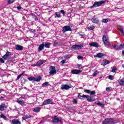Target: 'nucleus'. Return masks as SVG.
I'll return each mask as SVG.
<instances>
[{"label":"nucleus","mask_w":124,"mask_h":124,"mask_svg":"<svg viewBox=\"0 0 124 124\" xmlns=\"http://www.w3.org/2000/svg\"><path fill=\"white\" fill-rule=\"evenodd\" d=\"M15 1V0H8L7 1L8 4H11V3H13Z\"/></svg>","instance_id":"obj_29"},{"label":"nucleus","mask_w":124,"mask_h":124,"mask_svg":"<svg viewBox=\"0 0 124 124\" xmlns=\"http://www.w3.org/2000/svg\"><path fill=\"white\" fill-rule=\"evenodd\" d=\"M0 62H1L2 63H4V60H3V59L0 58Z\"/></svg>","instance_id":"obj_43"},{"label":"nucleus","mask_w":124,"mask_h":124,"mask_svg":"<svg viewBox=\"0 0 124 124\" xmlns=\"http://www.w3.org/2000/svg\"><path fill=\"white\" fill-rule=\"evenodd\" d=\"M4 108H7V107L5 106V104H1L0 105V111H4Z\"/></svg>","instance_id":"obj_18"},{"label":"nucleus","mask_w":124,"mask_h":124,"mask_svg":"<svg viewBox=\"0 0 124 124\" xmlns=\"http://www.w3.org/2000/svg\"><path fill=\"white\" fill-rule=\"evenodd\" d=\"M106 91H110V87L106 88Z\"/></svg>","instance_id":"obj_52"},{"label":"nucleus","mask_w":124,"mask_h":124,"mask_svg":"<svg viewBox=\"0 0 124 124\" xmlns=\"http://www.w3.org/2000/svg\"><path fill=\"white\" fill-rule=\"evenodd\" d=\"M87 100L88 101H89V102H93V101H95V99H93L92 98V97L89 96V97L87 98Z\"/></svg>","instance_id":"obj_24"},{"label":"nucleus","mask_w":124,"mask_h":124,"mask_svg":"<svg viewBox=\"0 0 124 124\" xmlns=\"http://www.w3.org/2000/svg\"><path fill=\"white\" fill-rule=\"evenodd\" d=\"M56 17H57L58 18H60V17H61V14H56Z\"/></svg>","instance_id":"obj_48"},{"label":"nucleus","mask_w":124,"mask_h":124,"mask_svg":"<svg viewBox=\"0 0 124 124\" xmlns=\"http://www.w3.org/2000/svg\"><path fill=\"white\" fill-rule=\"evenodd\" d=\"M50 45H51V43H46L44 44V46L46 48H50Z\"/></svg>","instance_id":"obj_26"},{"label":"nucleus","mask_w":124,"mask_h":124,"mask_svg":"<svg viewBox=\"0 0 124 124\" xmlns=\"http://www.w3.org/2000/svg\"><path fill=\"white\" fill-rule=\"evenodd\" d=\"M89 97V95H82V98H83V100L85 99V98H88Z\"/></svg>","instance_id":"obj_34"},{"label":"nucleus","mask_w":124,"mask_h":124,"mask_svg":"<svg viewBox=\"0 0 124 124\" xmlns=\"http://www.w3.org/2000/svg\"><path fill=\"white\" fill-rule=\"evenodd\" d=\"M36 21L37 20V19L35 18Z\"/></svg>","instance_id":"obj_62"},{"label":"nucleus","mask_w":124,"mask_h":124,"mask_svg":"<svg viewBox=\"0 0 124 124\" xmlns=\"http://www.w3.org/2000/svg\"><path fill=\"white\" fill-rule=\"evenodd\" d=\"M60 12L63 15H64L65 14V12H64V10H62L60 11Z\"/></svg>","instance_id":"obj_41"},{"label":"nucleus","mask_w":124,"mask_h":124,"mask_svg":"<svg viewBox=\"0 0 124 124\" xmlns=\"http://www.w3.org/2000/svg\"><path fill=\"white\" fill-rule=\"evenodd\" d=\"M108 79H109V80H113L114 77H113L112 75H109L108 76Z\"/></svg>","instance_id":"obj_35"},{"label":"nucleus","mask_w":124,"mask_h":124,"mask_svg":"<svg viewBox=\"0 0 124 124\" xmlns=\"http://www.w3.org/2000/svg\"><path fill=\"white\" fill-rule=\"evenodd\" d=\"M112 47H114V48H117V46L116 45L112 46Z\"/></svg>","instance_id":"obj_54"},{"label":"nucleus","mask_w":124,"mask_h":124,"mask_svg":"<svg viewBox=\"0 0 124 124\" xmlns=\"http://www.w3.org/2000/svg\"><path fill=\"white\" fill-rule=\"evenodd\" d=\"M84 47V45H74L73 46L71 47V49L73 50H79L81 49V48H83Z\"/></svg>","instance_id":"obj_6"},{"label":"nucleus","mask_w":124,"mask_h":124,"mask_svg":"<svg viewBox=\"0 0 124 124\" xmlns=\"http://www.w3.org/2000/svg\"><path fill=\"white\" fill-rule=\"evenodd\" d=\"M118 48H119V49H121V48H124V44H121V45L119 46Z\"/></svg>","instance_id":"obj_40"},{"label":"nucleus","mask_w":124,"mask_h":124,"mask_svg":"<svg viewBox=\"0 0 124 124\" xmlns=\"http://www.w3.org/2000/svg\"><path fill=\"white\" fill-rule=\"evenodd\" d=\"M122 66H123V67L124 68V64H123V65H122Z\"/></svg>","instance_id":"obj_60"},{"label":"nucleus","mask_w":124,"mask_h":124,"mask_svg":"<svg viewBox=\"0 0 124 124\" xmlns=\"http://www.w3.org/2000/svg\"><path fill=\"white\" fill-rule=\"evenodd\" d=\"M81 72H82V70H77V69L73 70L71 71V73H72V74H79V73H81Z\"/></svg>","instance_id":"obj_14"},{"label":"nucleus","mask_w":124,"mask_h":124,"mask_svg":"<svg viewBox=\"0 0 124 124\" xmlns=\"http://www.w3.org/2000/svg\"><path fill=\"white\" fill-rule=\"evenodd\" d=\"M52 122L53 123H58L59 122L62 123V119L61 117H57V116H54L53 117V119H52Z\"/></svg>","instance_id":"obj_7"},{"label":"nucleus","mask_w":124,"mask_h":124,"mask_svg":"<svg viewBox=\"0 0 124 124\" xmlns=\"http://www.w3.org/2000/svg\"><path fill=\"white\" fill-rule=\"evenodd\" d=\"M53 103V101L50 99L44 101L42 105V106H44V105H47L48 104H52Z\"/></svg>","instance_id":"obj_8"},{"label":"nucleus","mask_w":124,"mask_h":124,"mask_svg":"<svg viewBox=\"0 0 124 124\" xmlns=\"http://www.w3.org/2000/svg\"><path fill=\"white\" fill-rule=\"evenodd\" d=\"M104 56H105L104 54L99 53H97L96 55H94V58H99L100 59H101L103 58Z\"/></svg>","instance_id":"obj_10"},{"label":"nucleus","mask_w":124,"mask_h":124,"mask_svg":"<svg viewBox=\"0 0 124 124\" xmlns=\"http://www.w3.org/2000/svg\"><path fill=\"white\" fill-rule=\"evenodd\" d=\"M118 82L120 84V85H121V86H124V81L122 80V79H119L118 80Z\"/></svg>","instance_id":"obj_27"},{"label":"nucleus","mask_w":124,"mask_h":124,"mask_svg":"<svg viewBox=\"0 0 124 124\" xmlns=\"http://www.w3.org/2000/svg\"><path fill=\"white\" fill-rule=\"evenodd\" d=\"M116 70H117V69H116V68L114 67L112 68L111 71H112V72L114 73V72H116Z\"/></svg>","instance_id":"obj_45"},{"label":"nucleus","mask_w":124,"mask_h":124,"mask_svg":"<svg viewBox=\"0 0 124 124\" xmlns=\"http://www.w3.org/2000/svg\"><path fill=\"white\" fill-rule=\"evenodd\" d=\"M77 100H76V99H73V103H75V104H77Z\"/></svg>","instance_id":"obj_47"},{"label":"nucleus","mask_w":124,"mask_h":124,"mask_svg":"<svg viewBox=\"0 0 124 124\" xmlns=\"http://www.w3.org/2000/svg\"><path fill=\"white\" fill-rule=\"evenodd\" d=\"M73 87L72 85H67V84H62L61 85V90H65V91H67L69 90V89H71Z\"/></svg>","instance_id":"obj_3"},{"label":"nucleus","mask_w":124,"mask_h":124,"mask_svg":"<svg viewBox=\"0 0 124 124\" xmlns=\"http://www.w3.org/2000/svg\"><path fill=\"white\" fill-rule=\"evenodd\" d=\"M30 118H31V116L26 114L22 117V119L25 120H27V119H30Z\"/></svg>","instance_id":"obj_21"},{"label":"nucleus","mask_w":124,"mask_h":124,"mask_svg":"<svg viewBox=\"0 0 124 124\" xmlns=\"http://www.w3.org/2000/svg\"><path fill=\"white\" fill-rule=\"evenodd\" d=\"M90 94H91L92 95H94V94H95V91H90Z\"/></svg>","instance_id":"obj_36"},{"label":"nucleus","mask_w":124,"mask_h":124,"mask_svg":"<svg viewBox=\"0 0 124 124\" xmlns=\"http://www.w3.org/2000/svg\"><path fill=\"white\" fill-rule=\"evenodd\" d=\"M16 102L20 104V105H23V104H24V101L23 100L22 101L21 100L17 99L16 100Z\"/></svg>","instance_id":"obj_25"},{"label":"nucleus","mask_w":124,"mask_h":124,"mask_svg":"<svg viewBox=\"0 0 124 124\" xmlns=\"http://www.w3.org/2000/svg\"><path fill=\"white\" fill-rule=\"evenodd\" d=\"M78 97H79V98H80V99L84 100V98H82V95H81L80 94H78Z\"/></svg>","instance_id":"obj_44"},{"label":"nucleus","mask_w":124,"mask_h":124,"mask_svg":"<svg viewBox=\"0 0 124 124\" xmlns=\"http://www.w3.org/2000/svg\"><path fill=\"white\" fill-rule=\"evenodd\" d=\"M117 120H115L114 118H106L105 120L103 122L102 124H117Z\"/></svg>","instance_id":"obj_1"},{"label":"nucleus","mask_w":124,"mask_h":124,"mask_svg":"<svg viewBox=\"0 0 124 124\" xmlns=\"http://www.w3.org/2000/svg\"><path fill=\"white\" fill-rule=\"evenodd\" d=\"M10 123L13 124H21V122L18 119H13L12 120H10Z\"/></svg>","instance_id":"obj_9"},{"label":"nucleus","mask_w":124,"mask_h":124,"mask_svg":"<svg viewBox=\"0 0 124 124\" xmlns=\"http://www.w3.org/2000/svg\"><path fill=\"white\" fill-rule=\"evenodd\" d=\"M78 66L79 67H80V66H82V65H81V64H78Z\"/></svg>","instance_id":"obj_58"},{"label":"nucleus","mask_w":124,"mask_h":124,"mask_svg":"<svg viewBox=\"0 0 124 124\" xmlns=\"http://www.w3.org/2000/svg\"><path fill=\"white\" fill-rule=\"evenodd\" d=\"M15 49L16 50H17V51H22V50L24 49V46L17 45L16 46Z\"/></svg>","instance_id":"obj_13"},{"label":"nucleus","mask_w":124,"mask_h":124,"mask_svg":"<svg viewBox=\"0 0 124 124\" xmlns=\"http://www.w3.org/2000/svg\"><path fill=\"white\" fill-rule=\"evenodd\" d=\"M23 75H24V73H22V74L19 75L16 78V80H19L20 79V78H21V77H22V76H23Z\"/></svg>","instance_id":"obj_31"},{"label":"nucleus","mask_w":124,"mask_h":124,"mask_svg":"<svg viewBox=\"0 0 124 124\" xmlns=\"http://www.w3.org/2000/svg\"><path fill=\"white\" fill-rule=\"evenodd\" d=\"M97 72L96 71L95 72H94V73L93 74V77H95V76H96L97 75Z\"/></svg>","instance_id":"obj_46"},{"label":"nucleus","mask_w":124,"mask_h":124,"mask_svg":"<svg viewBox=\"0 0 124 124\" xmlns=\"http://www.w3.org/2000/svg\"><path fill=\"white\" fill-rule=\"evenodd\" d=\"M103 41L106 45L108 46H110V43L107 41V38H106V36L104 35L103 36Z\"/></svg>","instance_id":"obj_12"},{"label":"nucleus","mask_w":124,"mask_h":124,"mask_svg":"<svg viewBox=\"0 0 124 124\" xmlns=\"http://www.w3.org/2000/svg\"><path fill=\"white\" fill-rule=\"evenodd\" d=\"M48 86H49L48 82H46L42 84V87H47Z\"/></svg>","instance_id":"obj_28"},{"label":"nucleus","mask_w":124,"mask_h":124,"mask_svg":"<svg viewBox=\"0 0 124 124\" xmlns=\"http://www.w3.org/2000/svg\"><path fill=\"white\" fill-rule=\"evenodd\" d=\"M25 81H27V79H25Z\"/></svg>","instance_id":"obj_64"},{"label":"nucleus","mask_w":124,"mask_h":124,"mask_svg":"<svg viewBox=\"0 0 124 124\" xmlns=\"http://www.w3.org/2000/svg\"><path fill=\"white\" fill-rule=\"evenodd\" d=\"M104 3H105V1L104 0L95 1L94 2V4H93V5L90 7V8L91 9H93V7H99V6H101V5L102 4H104Z\"/></svg>","instance_id":"obj_2"},{"label":"nucleus","mask_w":124,"mask_h":124,"mask_svg":"<svg viewBox=\"0 0 124 124\" xmlns=\"http://www.w3.org/2000/svg\"><path fill=\"white\" fill-rule=\"evenodd\" d=\"M122 55L124 56V49L122 51Z\"/></svg>","instance_id":"obj_55"},{"label":"nucleus","mask_w":124,"mask_h":124,"mask_svg":"<svg viewBox=\"0 0 124 124\" xmlns=\"http://www.w3.org/2000/svg\"><path fill=\"white\" fill-rule=\"evenodd\" d=\"M61 63H62V64L65 63V60H62L61 61Z\"/></svg>","instance_id":"obj_50"},{"label":"nucleus","mask_w":124,"mask_h":124,"mask_svg":"<svg viewBox=\"0 0 124 124\" xmlns=\"http://www.w3.org/2000/svg\"><path fill=\"white\" fill-rule=\"evenodd\" d=\"M90 46H92V47H96V48H98L99 46V45L95 42H93L89 44Z\"/></svg>","instance_id":"obj_15"},{"label":"nucleus","mask_w":124,"mask_h":124,"mask_svg":"<svg viewBox=\"0 0 124 124\" xmlns=\"http://www.w3.org/2000/svg\"><path fill=\"white\" fill-rule=\"evenodd\" d=\"M32 110L33 112H35V113H39V112H40V110H41V108L40 107H37L33 108Z\"/></svg>","instance_id":"obj_17"},{"label":"nucleus","mask_w":124,"mask_h":124,"mask_svg":"<svg viewBox=\"0 0 124 124\" xmlns=\"http://www.w3.org/2000/svg\"><path fill=\"white\" fill-rule=\"evenodd\" d=\"M28 80L29 81H34V77H30L28 78Z\"/></svg>","instance_id":"obj_30"},{"label":"nucleus","mask_w":124,"mask_h":124,"mask_svg":"<svg viewBox=\"0 0 124 124\" xmlns=\"http://www.w3.org/2000/svg\"><path fill=\"white\" fill-rule=\"evenodd\" d=\"M118 29L121 31V32H122V31H124V29H123V28H122V26H121L118 27Z\"/></svg>","instance_id":"obj_33"},{"label":"nucleus","mask_w":124,"mask_h":124,"mask_svg":"<svg viewBox=\"0 0 124 124\" xmlns=\"http://www.w3.org/2000/svg\"><path fill=\"white\" fill-rule=\"evenodd\" d=\"M49 70V75H54V74L57 73V70H56V67L55 66H51Z\"/></svg>","instance_id":"obj_5"},{"label":"nucleus","mask_w":124,"mask_h":124,"mask_svg":"<svg viewBox=\"0 0 124 124\" xmlns=\"http://www.w3.org/2000/svg\"><path fill=\"white\" fill-rule=\"evenodd\" d=\"M68 55H66L64 56V58H68Z\"/></svg>","instance_id":"obj_57"},{"label":"nucleus","mask_w":124,"mask_h":124,"mask_svg":"<svg viewBox=\"0 0 124 124\" xmlns=\"http://www.w3.org/2000/svg\"><path fill=\"white\" fill-rule=\"evenodd\" d=\"M62 31L63 33L66 31H72V29L69 26H65L62 27Z\"/></svg>","instance_id":"obj_4"},{"label":"nucleus","mask_w":124,"mask_h":124,"mask_svg":"<svg viewBox=\"0 0 124 124\" xmlns=\"http://www.w3.org/2000/svg\"><path fill=\"white\" fill-rule=\"evenodd\" d=\"M38 52H41L42 50H44V43H43L39 46L38 47Z\"/></svg>","instance_id":"obj_16"},{"label":"nucleus","mask_w":124,"mask_h":124,"mask_svg":"<svg viewBox=\"0 0 124 124\" xmlns=\"http://www.w3.org/2000/svg\"><path fill=\"white\" fill-rule=\"evenodd\" d=\"M25 81H27V79H25Z\"/></svg>","instance_id":"obj_63"},{"label":"nucleus","mask_w":124,"mask_h":124,"mask_svg":"<svg viewBox=\"0 0 124 124\" xmlns=\"http://www.w3.org/2000/svg\"><path fill=\"white\" fill-rule=\"evenodd\" d=\"M58 44V42L57 41H55L54 42V45H57Z\"/></svg>","instance_id":"obj_53"},{"label":"nucleus","mask_w":124,"mask_h":124,"mask_svg":"<svg viewBox=\"0 0 124 124\" xmlns=\"http://www.w3.org/2000/svg\"><path fill=\"white\" fill-rule=\"evenodd\" d=\"M108 63H110V62L108 60H105V61H103L102 62L103 65H106L107 64H108Z\"/></svg>","instance_id":"obj_23"},{"label":"nucleus","mask_w":124,"mask_h":124,"mask_svg":"<svg viewBox=\"0 0 124 124\" xmlns=\"http://www.w3.org/2000/svg\"><path fill=\"white\" fill-rule=\"evenodd\" d=\"M93 29H94V26H93L92 27H90L89 28V30H93Z\"/></svg>","instance_id":"obj_49"},{"label":"nucleus","mask_w":124,"mask_h":124,"mask_svg":"<svg viewBox=\"0 0 124 124\" xmlns=\"http://www.w3.org/2000/svg\"><path fill=\"white\" fill-rule=\"evenodd\" d=\"M102 23H108V20L107 19H103L102 20Z\"/></svg>","instance_id":"obj_32"},{"label":"nucleus","mask_w":124,"mask_h":124,"mask_svg":"<svg viewBox=\"0 0 124 124\" xmlns=\"http://www.w3.org/2000/svg\"><path fill=\"white\" fill-rule=\"evenodd\" d=\"M42 79V78H41V77L39 76L37 78H34V81L35 82H39Z\"/></svg>","instance_id":"obj_22"},{"label":"nucleus","mask_w":124,"mask_h":124,"mask_svg":"<svg viewBox=\"0 0 124 124\" xmlns=\"http://www.w3.org/2000/svg\"><path fill=\"white\" fill-rule=\"evenodd\" d=\"M0 118H2V119H3V120H6V117L4 116L3 114H1L0 115Z\"/></svg>","instance_id":"obj_37"},{"label":"nucleus","mask_w":124,"mask_h":124,"mask_svg":"<svg viewBox=\"0 0 124 124\" xmlns=\"http://www.w3.org/2000/svg\"><path fill=\"white\" fill-rule=\"evenodd\" d=\"M92 22L93 23H94V24H97L98 22H99V20H98V19L97 18H95V17H93L92 19H91Z\"/></svg>","instance_id":"obj_19"},{"label":"nucleus","mask_w":124,"mask_h":124,"mask_svg":"<svg viewBox=\"0 0 124 124\" xmlns=\"http://www.w3.org/2000/svg\"><path fill=\"white\" fill-rule=\"evenodd\" d=\"M84 92H85V93H91V91L89 90L88 89L84 90Z\"/></svg>","instance_id":"obj_39"},{"label":"nucleus","mask_w":124,"mask_h":124,"mask_svg":"<svg viewBox=\"0 0 124 124\" xmlns=\"http://www.w3.org/2000/svg\"><path fill=\"white\" fill-rule=\"evenodd\" d=\"M97 105H98L100 107H102V106H103V104L100 103V102H98L96 103Z\"/></svg>","instance_id":"obj_38"},{"label":"nucleus","mask_w":124,"mask_h":124,"mask_svg":"<svg viewBox=\"0 0 124 124\" xmlns=\"http://www.w3.org/2000/svg\"><path fill=\"white\" fill-rule=\"evenodd\" d=\"M78 60H82V59H83V56L79 55L78 56Z\"/></svg>","instance_id":"obj_42"},{"label":"nucleus","mask_w":124,"mask_h":124,"mask_svg":"<svg viewBox=\"0 0 124 124\" xmlns=\"http://www.w3.org/2000/svg\"><path fill=\"white\" fill-rule=\"evenodd\" d=\"M0 93H1V90H0Z\"/></svg>","instance_id":"obj_59"},{"label":"nucleus","mask_w":124,"mask_h":124,"mask_svg":"<svg viewBox=\"0 0 124 124\" xmlns=\"http://www.w3.org/2000/svg\"><path fill=\"white\" fill-rule=\"evenodd\" d=\"M68 0V1H71V0Z\"/></svg>","instance_id":"obj_61"},{"label":"nucleus","mask_w":124,"mask_h":124,"mask_svg":"<svg viewBox=\"0 0 124 124\" xmlns=\"http://www.w3.org/2000/svg\"><path fill=\"white\" fill-rule=\"evenodd\" d=\"M11 55V52L8 51L6 53V54L2 57L3 59H6L7 57H9Z\"/></svg>","instance_id":"obj_20"},{"label":"nucleus","mask_w":124,"mask_h":124,"mask_svg":"<svg viewBox=\"0 0 124 124\" xmlns=\"http://www.w3.org/2000/svg\"><path fill=\"white\" fill-rule=\"evenodd\" d=\"M17 9L18 10H20L22 9V7H21V6H18V7H17Z\"/></svg>","instance_id":"obj_51"},{"label":"nucleus","mask_w":124,"mask_h":124,"mask_svg":"<svg viewBox=\"0 0 124 124\" xmlns=\"http://www.w3.org/2000/svg\"><path fill=\"white\" fill-rule=\"evenodd\" d=\"M121 33H122L123 36L124 37V31H122V32H121Z\"/></svg>","instance_id":"obj_56"},{"label":"nucleus","mask_w":124,"mask_h":124,"mask_svg":"<svg viewBox=\"0 0 124 124\" xmlns=\"http://www.w3.org/2000/svg\"><path fill=\"white\" fill-rule=\"evenodd\" d=\"M46 62L45 60H39L36 64V66H40Z\"/></svg>","instance_id":"obj_11"}]
</instances>
